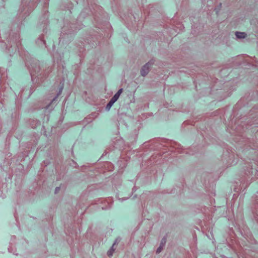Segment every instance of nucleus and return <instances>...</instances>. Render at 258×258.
<instances>
[{"label":"nucleus","mask_w":258,"mask_h":258,"mask_svg":"<svg viewBox=\"0 0 258 258\" xmlns=\"http://www.w3.org/2000/svg\"><path fill=\"white\" fill-rule=\"evenodd\" d=\"M152 64V63L151 62H149L143 67L141 71V75L143 76H146L148 73Z\"/></svg>","instance_id":"f257e3e1"},{"label":"nucleus","mask_w":258,"mask_h":258,"mask_svg":"<svg viewBox=\"0 0 258 258\" xmlns=\"http://www.w3.org/2000/svg\"><path fill=\"white\" fill-rule=\"evenodd\" d=\"M235 35L238 38H244L246 36V34L244 32H236Z\"/></svg>","instance_id":"f03ea898"},{"label":"nucleus","mask_w":258,"mask_h":258,"mask_svg":"<svg viewBox=\"0 0 258 258\" xmlns=\"http://www.w3.org/2000/svg\"><path fill=\"white\" fill-rule=\"evenodd\" d=\"M119 97V96H118V94H115L110 100L112 101V102L115 103V102H116L118 99Z\"/></svg>","instance_id":"7ed1b4c3"},{"label":"nucleus","mask_w":258,"mask_h":258,"mask_svg":"<svg viewBox=\"0 0 258 258\" xmlns=\"http://www.w3.org/2000/svg\"><path fill=\"white\" fill-rule=\"evenodd\" d=\"M114 103L112 102V101H110L108 103V104L107 105V106H106V108L109 110L110 109V108H111V107L113 105V104H114Z\"/></svg>","instance_id":"20e7f679"},{"label":"nucleus","mask_w":258,"mask_h":258,"mask_svg":"<svg viewBox=\"0 0 258 258\" xmlns=\"http://www.w3.org/2000/svg\"><path fill=\"white\" fill-rule=\"evenodd\" d=\"M114 251V249L112 248L111 249H110L108 251V255L109 256H111L112 255V253H113V252Z\"/></svg>","instance_id":"39448f33"},{"label":"nucleus","mask_w":258,"mask_h":258,"mask_svg":"<svg viewBox=\"0 0 258 258\" xmlns=\"http://www.w3.org/2000/svg\"><path fill=\"white\" fill-rule=\"evenodd\" d=\"M122 93V89H119L118 92L116 93V94H118V96H120L121 93Z\"/></svg>","instance_id":"423d86ee"},{"label":"nucleus","mask_w":258,"mask_h":258,"mask_svg":"<svg viewBox=\"0 0 258 258\" xmlns=\"http://www.w3.org/2000/svg\"><path fill=\"white\" fill-rule=\"evenodd\" d=\"M162 248L161 247V246H160V247L157 249V253H159V252H161V250H162Z\"/></svg>","instance_id":"0eeeda50"},{"label":"nucleus","mask_w":258,"mask_h":258,"mask_svg":"<svg viewBox=\"0 0 258 258\" xmlns=\"http://www.w3.org/2000/svg\"><path fill=\"white\" fill-rule=\"evenodd\" d=\"M59 189V187H56L55 188V192H57L58 191Z\"/></svg>","instance_id":"6e6552de"}]
</instances>
